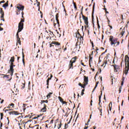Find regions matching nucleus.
I'll list each match as a JSON object with an SVG mask.
<instances>
[{
  "label": "nucleus",
  "mask_w": 129,
  "mask_h": 129,
  "mask_svg": "<svg viewBox=\"0 0 129 129\" xmlns=\"http://www.w3.org/2000/svg\"><path fill=\"white\" fill-rule=\"evenodd\" d=\"M94 13V6H93V8L92 14H93Z\"/></svg>",
  "instance_id": "obj_58"
},
{
  "label": "nucleus",
  "mask_w": 129,
  "mask_h": 129,
  "mask_svg": "<svg viewBox=\"0 0 129 129\" xmlns=\"http://www.w3.org/2000/svg\"><path fill=\"white\" fill-rule=\"evenodd\" d=\"M46 107H47V105H46L45 104H43V108L41 110L42 112H45V111H47V108Z\"/></svg>",
  "instance_id": "obj_16"
},
{
  "label": "nucleus",
  "mask_w": 129,
  "mask_h": 129,
  "mask_svg": "<svg viewBox=\"0 0 129 129\" xmlns=\"http://www.w3.org/2000/svg\"><path fill=\"white\" fill-rule=\"evenodd\" d=\"M2 76H4L3 78H5V77H6L7 78V79H9V77H10V75H4V74H2Z\"/></svg>",
  "instance_id": "obj_31"
},
{
  "label": "nucleus",
  "mask_w": 129,
  "mask_h": 129,
  "mask_svg": "<svg viewBox=\"0 0 129 129\" xmlns=\"http://www.w3.org/2000/svg\"><path fill=\"white\" fill-rule=\"evenodd\" d=\"M92 45V47L93 48V47H94V45L93 44V42H91Z\"/></svg>",
  "instance_id": "obj_63"
},
{
  "label": "nucleus",
  "mask_w": 129,
  "mask_h": 129,
  "mask_svg": "<svg viewBox=\"0 0 129 129\" xmlns=\"http://www.w3.org/2000/svg\"><path fill=\"white\" fill-rule=\"evenodd\" d=\"M112 66L113 67L114 72H115V73L120 69V67L118 65L112 64Z\"/></svg>",
  "instance_id": "obj_5"
},
{
  "label": "nucleus",
  "mask_w": 129,
  "mask_h": 129,
  "mask_svg": "<svg viewBox=\"0 0 129 129\" xmlns=\"http://www.w3.org/2000/svg\"><path fill=\"white\" fill-rule=\"evenodd\" d=\"M69 69H73V62H72L71 61H70Z\"/></svg>",
  "instance_id": "obj_18"
},
{
  "label": "nucleus",
  "mask_w": 129,
  "mask_h": 129,
  "mask_svg": "<svg viewBox=\"0 0 129 129\" xmlns=\"http://www.w3.org/2000/svg\"><path fill=\"white\" fill-rule=\"evenodd\" d=\"M36 5L37 7H40V2H38V1L36 0Z\"/></svg>",
  "instance_id": "obj_42"
},
{
  "label": "nucleus",
  "mask_w": 129,
  "mask_h": 129,
  "mask_svg": "<svg viewBox=\"0 0 129 129\" xmlns=\"http://www.w3.org/2000/svg\"><path fill=\"white\" fill-rule=\"evenodd\" d=\"M51 44H53V45H55V47H57V46L58 47H61V43L57 41L52 42H51Z\"/></svg>",
  "instance_id": "obj_9"
},
{
  "label": "nucleus",
  "mask_w": 129,
  "mask_h": 129,
  "mask_svg": "<svg viewBox=\"0 0 129 129\" xmlns=\"http://www.w3.org/2000/svg\"><path fill=\"white\" fill-rule=\"evenodd\" d=\"M9 114L10 115H19L20 114V113L19 111H11L9 112Z\"/></svg>",
  "instance_id": "obj_7"
},
{
  "label": "nucleus",
  "mask_w": 129,
  "mask_h": 129,
  "mask_svg": "<svg viewBox=\"0 0 129 129\" xmlns=\"http://www.w3.org/2000/svg\"><path fill=\"white\" fill-rule=\"evenodd\" d=\"M86 85H87V84L84 83L83 85H82V86H81V87H82V88L85 89V87H86Z\"/></svg>",
  "instance_id": "obj_33"
},
{
  "label": "nucleus",
  "mask_w": 129,
  "mask_h": 129,
  "mask_svg": "<svg viewBox=\"0 0 129 129\" xmlns=\"http://www.w3.org/2000/svg\"><path fill=\"white\" fill-rule=\"evenodd\" d=\"M107 62H109V59H108V58L107 57H106V59L105 60H104V63H103V64L101 66L102 67H103V66H104V67H105V66L106 65V64H107ZM105 65V66H104Z\"/></svg>",
  "instance_id": "obj_15"
},
{
  "label": "nucleus",
  "mask_w": 129,
  "mask_h": 129,
  "mask_svg": "<svg viewBox=\"0 0 129 129\" xmlns=\"http://www.w3.org/2000/svg\"><path fill=\"white\" fill-rule=\"evenodd\" d=\"M11 106H12V107H14V106H15V104L14 103H11L9 104L8 107V108H11Z\"/></svg>",
  "instance_id": "obj_27"
},
{
  "label": "nucleus",
  "mask_w": 129,
  "mask_h": 129,
  "mask_svg": "<svg viewBox=\"0 0 129 129\" xmlns=\"http://www.w3.org/2000/svg\"><path fill=\"white\" fill-rule=\"evenodd\" d=\"M77 60V56H75L73 57L70 61H71L72 63H75Z\"/></svg>",
  "instance_id": "obj_17"
},
{
  "label": "nucleus",
  "mask_w": 129,
  "mask_h": 129,
  "mask_svg": "<svg viewBox=\"0 0 129 129\" xmlns=\"http://www.w3.org/2000/svg\"><path fill=\"white\" fill-rule=\"evenodd\" d=\"M44 102H45V103H48V100H41V104H43V103H44Z\"/></svg>",
  "instance_id": "obj_29"
},
{
  "label": "nucleus",
  "mask_w": 129,
  "mask_h": 129,
  "mask_svg": "<svg viewBox=\"0 0 129 129\" xmlns=\"http://www.w3.org/2000/svg\"><path fill=\"white\" fill-rule=\"evenodd\" d=\"M22 58L23 63L25 65V54H24V52H22Z\"/></svg>",
  "instance_id": "obj_25"
},
{
  "label": "nucleus",
  "mask_w": 129,
  "mask_h": 129,
  "mask_svg": "<svg viewBox=\"0 0 129 129\" xmlns=\"http://www.w3.org/2000/svg\"><path fill=\"white\" fill-rule=\"evenodd\" d=\"M109 42L111 46H113V47H117L119 46L120 42L118 40V38L113 37L112 35L110 36Z\"/></svg>",
  "instance_id": "obj_1"
},
{
  "label": "nucleus",
  "mask_w": 129,
  "mask_h": 129,
  "mask_svg": "<svg viewBox=\"0 0 129 129\" xmlns=\"http://www.w3.org/2000/svg\"><path fill=\"white\" fill-rule=\"evenodd\" d=\"M16 66L14 64V62H11L10 64L11 67H15Z\"/></svg>",
  "instance_id": "obj_43"
},
{
  "label": "nucleus",
  "mask_w": 129,
  "mask_h": 129,
  "mask_svg": "<svg viewBox=\"0 0 129 129\" xmlns=\"http://www.w3.org/2000/svg\"><path fill=\"white\" fill-rule=\"evenodd\" d=\"M121 80H122V82L121 83V86H122V85H123V81H124V77H122Z\"/></svg>",
  "instance_id": "obj_36"
},
{
  "label": "nucleus",
  "mask_w": 129,
  "mask_h": 129,
  "mask_svg": "<svg viewBox=\"0 0 129 129\" xmlns=\"http://www.w3.org/2000/svg\"><path fill=\"white\" fill-rule=\"evenodd\" d=\"M33 127V128H35V129H40V127H39V124L35 125Z\"/></svg>",
  "instance_id": "obj_32"
},
{
  "label": "nucleus",
  "mask_w": 129,
  "mask_h": 129,
  "mask_svg": "<svg viewBox=\"0 0 129 129\" xmlns=\"http://www.w3.org/2000/svg\"><path fill=\"white\" fill-rule=\"evenodd\" d=\"M62 125L63 124H62V121L58 122L57 129L61 128V127L62 126Z\"/></svg>",
  "instance_id": "obj_19"
},
{
  "label": "nucleus",
  "mask_w": 129,
  "mask_h": 129,
  "mask_svg": "<svg viewBox=\"0 0 129 129\" xmlns=\"http://www.w3.org/2000/svg\"><path fill=\"white\" fill-rule=\"evenodd\" d=\"M49 47L51 48V47H54V45H53V44H52V43H51L49 44Z\"/></svg>",
  "instance_id": "obj_50"
},
{
  "label": "nucleus",
  "mask_w": 129,
  "mask_h": 129,
  "mask_svg": "<svg viewBox=\"0 0 129 129\" xmlns=\"http://www.w3.org/2000/svg\"><path fill=\"white\" fill-rule=\"evenodd\" d=\"M89 121H90V119H89L88 121L87 122L88 123H86L85 125H88V122H89Z\"/></svg>",
  "instance_id": "obj_54"
},
{
  "label": "nucleus",
  "mask_w": 129,
  "mask_h": 129,
  "mask_svg": "<svg viewBox=\"0 0 129 129\" xmlns=\"http://www.w3.org/2000/svg\"><path fill=\"white\" fill-rule=\"evenodd\" d=\"M1 119H3V117H4V113H1Z\"/></svg>",
  "instance_id": "obj_41"
},
{
  "label": "nucleus",
  "mask_w": 129,
  "mask_h": 129,
  "mask_svg": "<svg viewBox=\"0 0 129 129\" xmlns=\"http://www.w3.org/2000/svg\"><path fill=\"white\" fill-rule=\"evenodd\" d=\"M121 86L119 88V93H120L121 92Z\"/></svg>",
  "instance_id": "obj_47"
},
{
  "label": "nucleus",
  "mask_w": 129,
  "mask_h": 129,
  "mask_svg": "<svg viewBox=\"0 0 129 129\" xmlns=\"http://www.w3.org/2000/svg\"><path fill=\"white\" fill-rule=\"evenodd\" d=\"M129 70V57L128 55H126L125 56V70L124 71V73L125 75H127Z\"/></svg>",
  "instance_id": "obj_2"
},
{
  "label": "nucleus",
  "mask_w": 129,
  "mask_h": 129,
  "mask_svg": "<svg viewBox=\"0 0 129 129\" xmlns=\"http://www.w3.org/2000/svg\"><path fill=\"white\" fill-rule=\"evenodd\" d=\"M88 128V126H85V127L84 128V129H87Z\"/></svg>",
  "instance_id": "obj_64"
},
{
  "label": "nucleus",
  "mask_w": 129,
  "mask_h": 129,
  "mask_svg": "<svg viewBox=\"0 0 129 129\" xmlns=\"http://www.w3.org/2000/svg\"><path fill=\"white\" fill-rule=\"evenodd\" d=\"M5 3V1H2L0 2V4H4Z\"/></svg>",
  "instance_id": "obj_53"
},
{
  "label": "nucleus",
  "mask_w": 129,
  "mask_h": 129,
  "mask_svg": "<svg viewBox=\"0 0 129 129\" xmlns=\"http://www.w3.org/2000/svg\"><path fill=\"white\" fill-rule=\"evenodd\" d=\"M32 98H33V97H32L31 95H30L29 96H28L27 98V99H28V100L27 101H29L31 100H32Z\"/></svg>",
  "instance_id": "obj_28"
},
{
  "label": "nucleus",
  "mask_w": 129,
  "mask_h": 129,
  "mask_svg": "<svg viewBox=\"0 0 129 129\" xmlns=\"http://www.w3.org/2000/svg\"><path fill=\"white\" fill-rule=\"evenodd\" d=\"M42 114H39V115H37L36 117H35L33 118V119H36V118H39V117H40V116H42Z\"/></svg>",
  "instance_id": "obj_30"
},
{
  "label": "nucleus",
  "mask_w": 129,
  "mask_h": 129,
  "mask_svg": "<svg viewBox=\"0 0 129 129\" xmlns=\"http://www.w3.org/2000/svg\"><path fill=\"white\" fill-rule=\"evenodd\" d=\"M84 81L85 84L88 85V77L84 76Z\"/></svg>",
  "instance_id": "obj_13"
},
{
  "label": "nucleus",
  "mask_w": 129,
  "mask_h": 129,
  "mask_svg": "<svg viewBox=\"0 0 129 129\" xmlns=\"http://www.w3.org/2000/svg\"><path fill=\"white\" fill-rule=\"evenodd\" d=\"M8 7H9V1H7V2L3 5V7L5 9H6Z\"/></svg>",
  "instance_id": "obj_21"
},
{
  "label": "nucleus",
  "mask_w": 129,
  "mask_h": 129,
  "mask_svg": "<svg viewBox=\"0 0 129 129\" xmlns=\"http://www.w3.org/2000/svg\"><path fill=\"white\" fill-rule=\"evenodd\" d=\"M46 85H49V80H46Z\"/></svg>",
  "instance_id": "obj_49"
},
{
  "label": "nucleus",
  "mask_w": 129,
  "mask_h": 129,
  "mask_svg": "<svg viewBox=\"0 0 129 129\" xmlns=\"http://www.w3.org/2000/svg\"><path fill=\"white\" fill-rule=\"evenodd\" d=\"M25 86H26V83L24 82V83H22L21 89L22 90L25 89Z\"/></svg>",
  "instance_id": "obj_22"
},
{
  "label": "nucleus",
  "mask_w": 129,
  "mask_h": 129,
  "mask_svg": "<svg viewBox=\"0 0 129 129\" xmlns=\"http://www.w3.org/2000/svg\"><path fill=\"white\" fill-rule=\"evenodd\" d=\"M55 34L56 35V37L60 38L61 37V34L59 33V32H58V30H56L55 31Z\"/></svg>",
  "instance_id": "obj_20"
},
{
  "label": "nucleus",
  "mask_w": 129,
  "mask_h": 129,
  "mask_svg": "<svg viewBox=\"0 0 129 129\" xmlns=\"http://www.w3.org/2000/svg\"><path fill=\"white\" fill-rule=\"evenodd\" d=\"M10 110H12V109L9 108L8 109L5 110V112H7V111H10Z\"/></svg>",
  "instance_id": "obj_48"
},
{
  "label": "nucleus",
  "mask_w": 129,
  "mask_h": 129,
  "mask_svg": "<svg viewBox=\"0 0 129 129\" xmlns=\"http://www.w3.org/2000/svg\"><path fill=\"white\" fill-rule=\"evenodd\" d=\"M0 14H1V19H4V17H5V12H4V10H3V8H0Z\"/></svg>",
  "instance_id": "obj_12"
},
{
  "label": "nucleus",
  "mask_w": 129,
  "mask_h": 129,
  "mask_svg": "<svg viewBox=\"0 0 129 129\" xmlns=\"http://www.w3.org/2000/svg\"><path fill=\"white\" fill-rule=\"evenodd\" d=\"M58 18H59V14L57 13L55 15V20L56 21V23L58 26H60V23H59V19H58Z\"/></svg>",
  "instance_id": "obj_14"
},
{
  "label": "nucleus",
  "mask_w": 129,
  "mask_h": 129,
  "mask_svg": "<svg viewBox=\"0 0 129 129\" xmlns=\"http://www.w3.org/2000/svg\"><path fill=\"white\" fill-rule=\"evenodd\" d=\"M9 73H10L11 76H13L14 74V67H10V70L9 71Z\"/></svg>",
  "instance_id": "obj_10"
},
{
  "label": "nucleus",
  "mask_w": 129,
  "mask_h": 129,
  "mask_svg": "<svg viewBox=\"0 0 129 129\" xmlns=\"http://www.w3.org/2000/svg\"><path fill=\"white\" fill-rule=\"evenodd\" d=\"M16 14L17 15L21 14V10H17L16 11Z\"/></svg>",
  "instance_id": "obj_34"
},
{
  "label": "nucleus",
  "mask_w": 129,
  "mask_h": 129,
  "mask_svg": "<svg viewBox=\"0 0 129 129\" xmlns=\"http://www.w3.org/2000/svg\"><path fill=\"white\" fill-rule=\"evenodd\" d=\"M99 105L100 104V102H101V96H99Z\"/></svg>",
  "instance_id": "obj_38"
},
{
  "label": "nucleus",
  "mask_w": 129,
  "mask_h": 129,
  "mask_svg": "<svg viewBox=\"0 0 129 129\" xmlns=\"http://www.w3.org/2000/svg\"><path fill=\"white\" fill-rule=\"evenodd\" d=\"M84 95V92H82L81 95L83 96Z\"/></svg>",
  "instance_id": "obj_57"
},
{
  "label": "nucleus",
  "mask_w": 129,
  "mask_h": 129,
  "mask_svg": "<svg viewBox=\"0 0 129 129\" xmlns=\"http://www.w3.org/2000/svg\"><path fill=\"white\" fill-rule=\"evenodd\" d=\"M74 6L75 9V10L77 11V6H76V3H75L74 2Z\"/></svg>",
  "instance_id": "obj_37"
},
{
  "label": "nucleus",
  "mask_w": 129,
  "mask_h": 129,
  "mask_svg": "<svg viewBox=\"0 0 129 129\" xmlns=\"http://www.w3.org/2000/svg\"><path fill=\"white\" fill-rule=\"evenodd\" d=\"M61 103H62V104H66V103H67L64 101H62V102H61Z\"/></svg>",
  "instance_id": "obj_51"
},
{
  "label": "nucleus",
  "mask_w": 129,
  "mask_h": 129,
  "mask_svg": "<svg viewBox=\"0 0 129 129\" xmlns=\"http://www.w3.org/2000/svg\"><path fill=\"white\" fill-rule=\"evenodd\" d=\"M52 94H53V93L52 92H50L48 94V95L46 96L47 99L51 98V95H52Z\"/></svg>",
  "instance_id": "obj_23"
},
{
  "label": "nucleus",
  "mask_w": 129,
  "mask_h": 129,
  "mask_svg": "<svg viewBox=\"0 0 129 129\" xmlns=\"http://www.w3.org/2000/svg\"><path fill=\"white\" fill-rule=\"evenodd\" d=\"M109 107H112V103L111 102H110V103L109 104Z\"/></svg>",
  "instance_id": "obj_45"
},
{
  "label": "nucleus",
  "mask_w": 129,
  "mask_h": 129,
  "mask_svg": "<svg viewBox=\"0 0 129 129\" xmlns=\"http://www.w3.org/2000/svg\"><path fill=\"white\" fill-rule=\"evenodd\" d=\"M17 9H18L17 10L18 11H24V9H25V7L20 4H18Z\"/></svg>",
  "instance_id": "obj_8"
},
{
  "label": "nucleus",
  "mask_w": 129,
  "mask_h": 129,
  "mask_svg": "<svg viewBox=\"0 0 129 129\" xmlns=\"http://www.w3.org/2000/svg\"><path fill=\"white\" fill-rule=\"evenodd\" d=\"M16 66L14 64V62H11L10 64L11 67H15Z\"/></svg>",
  "instance_id": "obj_44"
},
{
  "label": "nucleus",
  "mask_w": 129,
  "mask_h": 129,
  "mask_svg": "<svg viewBox=\"0 0 129 129\" xmlns=\"http://www.w3.org/2000/svg\"><path fill=\"white\" fill-rule=\"evenodd\" d=\"M108 26L110 28V29H112V26H110V25H108Z\"/></svg>",
  "instance_id": "obj_61"
},
{
  "label": "nucleus",
  "mask_w": 129,
  "mask_h": 129,
  "mask_svg": "<svg viewBox=\"0 0 129 129\" xmlns=\"http://www.w3.org/2000/svg\"><path fill=\"white\" fill-rule=\"evenodd\" d=\"M16 38L17 39V45H18V43L21 45V38L19 37V33L16 34Z\"/></svg>",
  "instance_id": "obj_11"
},
{
  "label": "nucleus",
  "mask_w": 129,
  "mask_h": 129,
  "mask_svg": "<svg viewBox=\"0 0 129 129\" xmlns=\"http://www.w3.org/2000/svg\"><path fill=\"white\" fill-rule=\"evenodd\" d=\"M60 50H61V46H58V48L55 49V51H60Z\"/></svg>",
  "instance_id": "obj_39"
},
{
  "label": "nucleus",
  "mask_w": 129,
  "mask_h": 129,
  "mask_svg": "<svg viewBox=\"0 0 129 129\" xmlns=\"http://www.w3.org/2000/svg\"><path fill=\"white\" fill-rule=\"evenodd\" d=\"M10 62H11V63H14V62H15V57L14 56L11 57Z\"/></svg>",
  "instance_id": "obj_26"
},
{
  "label": "nucleus",
  "mask_w": 129,
  "mask_h": 129,
  "mask_svg": "<svg viewBox=\"0 0 129 129\" xmlns=\"http://www.w3.org/2000/svg\"><path fill=\"white\" fill-rule=\"evenodd\" d=\"M4 101H5L4 100H2L1 101V103H4Z\"/></svg>",
  "instance_id": "obj_62"
},
{
  "label": "nucleus",
  "mask_w": 129,
  "mask_h": 129,
  "mask_svg": "<svg viewBox=\"0 0 129 129\" xmlns=\"http://www.w3.org/2000/svg\"><path fill=\"white\" fill-rule=\"evenodd\" d=\"M53 122H54V119H52L50 122V123H53Z\"/></svg>",
  "instance_id": "obj_52"
},
{
  "label": "nucleus",
  "mask_w": 129,
  "mask_h": 129,
  "mask_svg": "<svg viewBox=\"0 0 129 129\" xmlns=\"http://www.w3.org/2000/svg\"><path fill=\"white\" fill-rule=\"evenodd\" d=\"M79 86H82V84H81V83H79Z\"/></svg>",
  "instance_id": "obj_59"
},
{
  "label": "nucleus",
  "mask_w": 129,
  "mask_h": 129,
  "mask_svg": "<svg viewBox=\"0 0 129 129\" xmlns=\"http://www.w3.org/2000/svg\"><path fill=\"white\" fill-rule=\"evenodd\" d=\"M82 18L84 21L85 25H86V27H88V18L86 17V16L83 15V14H82Z\"/></svg>",
  "instance_id": "obj_6"
},
{
  "label": "nucleus",
  "mask_w": 129,
  "mask_h": 129,
  "mask_svg": "<svg viewBox=\"0 0 129 129\" xmlns=\"http://www.w3.org/2000/svg\"><path fill=\"white\" fill-rule=\"evenodd\" d=\"M25 22L24 19H21V21L18 24V30L17 31L18 34H19L20 32H22L23 29H24V22Z\"/></svg>",
  "instance_id": "obj_3"
},
{
  "label": "nucleus",
  "mask_w": 129,
  "mask_h": 129,
  "mask_svg": "<svg viewBox=\"0 0 129 129\" xmlns=\"http://www.w3.org/2000/svg\"><path fill=\"white\" fill-rule=\"evenodd\" d=\"M124 34V31L122 30L121 32V36H123V34Z\"/></svg>",
  "instance_id": "obj_46"
},
{
  "label": "nucleus",
  "mask_w": 129,
  "mask_h": 129,
  "mask_svg": "<svg viewBox=\"0 0 129 129\" xmlns=\"http://www.w3.org/2000/svg\"><path fill=\"white\" fill-rule=\"evenodd\" d=\"M4 31V29L1 27H0V31Z\"/></svg>",
  "instance_id": "obj_56"
},
{
  "label": "nucleus",
  "mask_w": 129,
  "mask_h": 129,
  "mask_svg": "<svg viewBox=\"0 0 129 129\" xmlns=\"http://www.w3.org/2000/svg\"><path fill=\"white\" fill-rule=\"evenodd\" d=\"M90 57V59H89V65L90 66V67H91V62H92V56H91V54H90L89 55Z\"/></svg>",
  "instance_id": "obj_24"
},
{
  "label": "nucleus",
  "mask_w": 129,
  "mask_h": 129,
  "mask_svg": "<svg viewBox=\"0 0 129 129\" xmlns=\"http://www.w3.org/2000/svg\"><path fill=\"white\" fill-rule=\"evenodd\" d=\"M99 83V82H97L96 83V86H95V88H94V89L93 90V91H94V90H95V88H96V87H97V85H98Z\"/></svg>",
  "instance_id": "obj_40"
},
{
  "label": "nucleus",
  "mask_w": 129,
  "mask_h": 129,
  "mask_svg": "<svg viewBox=\"0 0 129 129\" xmlns=\"http://www.w3.org/2000/svg\"><path fill=\"white\" fill-rule=\"evenodd\" d=\"M76 37L78 38V41L76 44V48H77V46H78V43L80 42V44H81V42L83 41V37L81 36V34L79 33V31L76 33Z\"/></svg>",
  "instance_id": "obj_4"
},
{
  "label": "nucleus",
  "mask_w": 129,
  "mask_h": 129,
  "mask_svg": "<svg viewBox=\"0 0 129 129\" xmlns=\"http://www.w3.org/2000/svg\"><path fill=\"white\" fill-rule=\"evenodd\" d=\"M7 119L8 121V125H9V123H10V120L9 119V117H7Z\"/></svg>",
  "instance_id": "obj_55"
},
{
  "label": "nucleus",
  "mask_w": 129,
  "mask_h": 129,
  "mask_svg": "<svg viewBox=\"0 0 129 129\" xmlns=\"http://www.w3.org/2000/svg\"><path fill=\"white\" fill-rule=\"evenodd\" d=\"M81 65H82L83 66H86V65H84V63L83 62H81Z\"/></svg>",
  "instance_id": "obj_60"
},
{
  "label": "nucleus",
  "mask_w": 129,
  "mask_h": 129,
  "mask_svg": "<svg viewBox=\"0 0 129 129\" xmlns=\"http://www.w3.org/2000/svg\"><path fill=\"white\" fill-rule=\"evenodd\" d=\"M58 99L60 102H63V99L61 97H58Z\"/></svg>",
  "instance_id": "obj_35"
}]
</instances>
